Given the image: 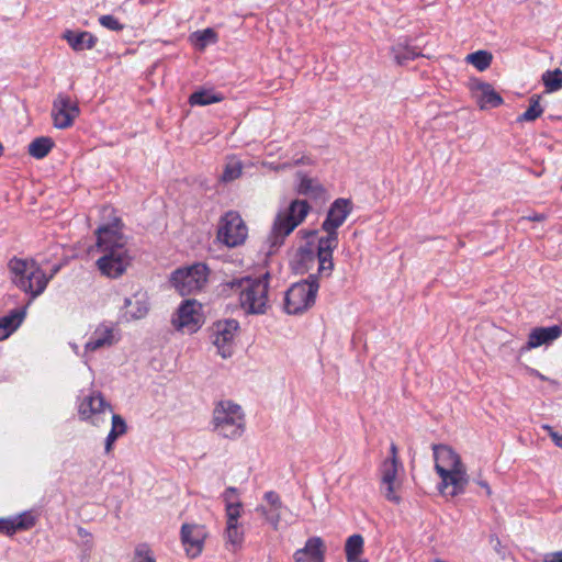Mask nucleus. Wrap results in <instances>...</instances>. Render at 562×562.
I'll list each match as a JSON object with an SVG mask.
<instances>
[{
    "label": "nucleus",
    "instance_id": "nucleus-1",
    "mask_svg": "<svg viewBox=\"0 0 562 562\" xmlns=\"http://www.w3.org/2000/svg\"><path fill=\"white\" fill-rule=\"evenodd\" d=\"M121 221L102 225L97 231V247L102 256L95 265L100 273L110 279L122 277L131 266L132 257L126 248V237L121 232Z\"/></svg>",
    "mask_w": 562,
    "mask_h": 562
},
{
    "label": "nucleus",
    "instance_id": "nucleus-2",
    "mask_svg": "<svg viewBox=\"0 0 562 562\" xmlns=\"http://www.w3.org/2000/svg\"><path fill=\"white\" fill-rule=\"evenodd\" d=\"M432 451L435 470L441 479L439 491L445 494L451 487L448 495L453 497L462 494L469 484V475L461 457L447 445H432Z\"/></svg>",
    "mask_w": 562,
    "mask_h": 562
},
{
    "label": "nucleus",
    "instance_id": "nucleus-3",
    "mask_svg": "<svg viewBox=\"0 0 562 562\" xmlns=\"http://www.w3.org/2000/svg\"><path fill=\"white\" fill-rule=\"evenodd\" d=\"M269 279L267 272L259 278L234 279L226 285L239 291L240 307L246 314L262 315L269 308Z\"/></svg>",
    "mask_w": 562,
    "mask_h": 562
},
{
    "label": "nucleus",
    "instance_id": "nucleus-4",
    "mask_svg": "<svg viewBox=\"0 0 562 562\" xmlns=\"http://www.w3.org/2000/svg\"><path fill=\"white\" fill-rule=\"evenodd\" d=\"M12 282L32 299L38 296L47 286L48 278L33 260L13 258L9 261Z\"/></svg>",
    "mask_w": 562,
    "mask_h": 562
},
{
    "label": "nucleus",
    "instance_id": "nucleus-5",
    "mask_svg": "<svg viewBox=\"0 0 562 562\" xmlns=\"http://www.w3.org/2000/svg\"><path fill=\"white\" fill-rule=\"evenodd\" d=\"M213 430L221 437L237 439L245 431V414L241 407L232 401H221L213 409Z\"/></svg>",
    "mask_w": 562,
    "mask_h": 562
},
{
    "label": "nucleus",
    "instance_id": "nucleus-6",
    "mask_svg": "<svg viewBox=\"0 0 562 562\" xmlns=\"http://www.w3.org/2000/svg\"><path fill=\"white\" fill-rule=\"evenodd\" d=\"M311 207L304 200H294L289 207L280 212L272 226L269 235L270 249H276L284 243V238L289 236L307 216Z\"/></svg>",
    "mask_w": 562,
    "mask_h": 562
},
{
    "label": "nucleus",
    "instance_id": "nucleus-7",
    "mask_svg": "<svg viewBox=\"0 0 562 562\" xmlns=\"http://www.w3.org/2000/svg\"><path fill=\"white\" fill-rule=\"evenodd\" d=\"M318 277L311 274L305 281L294 283L284 297V310L288 314H301L314 305L318 291Z\"/></svg>",
    "mask_w": 562,
    "mask_h": 562
},
{
    "label": "nucleus",
    "instance_id": "nucleus-8",
    "mask_svg": "<svg viewBox=\"0 0 562 562\" xmlns=\"http://www.w3.org/2000/svg\"><path fill=\"white\" fill-rule=\"evenodd\" d=\"M209 269L204 263L177 269L171 274V283L181 295L201 290L207 282Z\"/></svg>",
    "mask_w": 562,
    "mask_h": 562
},
{
    "label": "nucleus",
    "instance_id": "nucleus-9",
    "mask_svg": "<svg viewBox=\"0 0 562 562\" xmlns=\"http://www.w3.org/2000/svg\"><path fill=\"white\" fill-rule=\"evenodd\" d=\"M248 228L236 211L226 212L220 220L217 239L227 247H237L245 243Z\"/></svg>",
    "mask_w": 562,
    "mask_h": 562
},
{
    "label": "nucleus",
    "instance_id": "nucleus-10",
    "mask_svg": "<svg viewBox=\"0 0 562 562\" xmlns=\"http://www.w3.org/2000/svg\"><path fill=\"white\" fill-rule=\"evenodd\" d=\"M202 305L195 300H186L172 318V325L184 334L195 333L203 323Z\"/></svg>",
    "mask_w": 562,
    "mask_h": 562
},
{
    "label": "nucleus",
    "instance_id": "nucleus-11",
    "mask_svg": "<svg viewBox=\"0 0 562 562\" xmlns=\"http://www.w3.org/2000/svg\"><path fill=\"white\" fill-rule=\"evenodd\" d=\"M239 329L235 319L216 322L212 327V341L222 358H229L234 352V340Z\"/></svg>",
    "mask_w": 562,
    "mask_h": 562
},
{
    "label": "nucleus",
    "instance_id": "nucleus-12",
    "mask_svg": "<svg viewBox=\"0 0 562 562\" xmlns=\"http://www.w3.org/2000/svg\"><path fill=\"white\" fill-rule=\"evenodd\" d=\"M80 109L69 95L59 93L53 102L52 117L56 128L66 130L70 127L79 116Z\"/></svg>",
    "mask_w": 562,
    "mask_h": 562
},
{
    "label": "nucleus",
    "instance_id": "nucleus-13",
    "mask_svg": "<svg viewBox=\"0 0 562 562\" xmlns=\"http://www.w3.org/2000/svg\"><path fill=\"white\" fill-rule=\"evenodd\" d=\"M206 537L207 531L203 525L183 524L181 527V541L190 558L201 554Z\"/></svg>",
    "mask_w": 562,
    "mask_h": 562
},
{
    "label": "nucleus",
    "instance_id": "nucleus-14",
    "mask_svg": "<svg viewBox=\"0 0 562 562\" xmlns=\"http://www.w3.org/2000/svg\"><path fill=\"white\" fill-rule=\"evenodd\" d=\"M263 504L256 507V512L261 515L274 530L279 529L281 514L284 508L281 497L274 491H269L263 495Z\"/></svg>",
    "mask_w": 562,
    "mask_h": 562
},
{
    "label": "nucleus",
    "instance_id": "nucleus-15",
    "mask_svg": "<svg viewBox=\"0 0 562 562\" xmlns=\"http://www.w3.org/2000/svg\"><path fill=\"white\" fill-rule=\"evenodd\" d=\"M352 211V203L348 199H336L327 212L322 224L323 231H336L345 223Z\"/></svg>",
    "mask_w": 562,
    "mask_h": 562
},
{
    "label": "nucleus",
    "instance_id": "nucleus-16",
    "mask_svg": "<svg viewBox=\"0 0 562 562\" xmlns=\"http://www.w3.org/2000/svg\"><path fill=\"white\" fill-rule=\"evenodd\" d=\"M325 543L321 537L308 538L303 548L297 549L293 559L295 562H324Z\"/></svg>",
    "mask_w": 562,
    "mask_h": 562
},
{
    "label": "nucleus",
    "instance_id": "nucleus-17",
    "mask_svg": "<svg viewBox=\"0 0 562 562\" xmlns=\"http://www.w3.org/2000/svg\"><path fill=\"white\" fill-rule=\"evenodd\" d=\"M105 409L112 411L109 403L100 392H92L90 395L85 396L79 404L78 413L82 420H89L98 415L104 413Z\"/></svg>",
    "mask_w": 562,
    "mask_h": 562
},
{
    "label": "nucleus",
    "instance_id": "nucleus-18",
    "mask_svg": "<svg viewBox=\"0 0 562 562\" xmlns=\"http://www.w3.org/2000/svg\"><path fill=\"white\" fill-rule=\"evenodd\" d=\"M401 467V463L394 461H383L381 465V482L385 486L383 495L387 501L395 504L401 502V497L395 493L396 475Z\"/></svg>",
    "mask_w": 562,
    "mask_h": 562
},
{
    "label": "nucleus",
    "instance_id": "nucleus-19",
    "mask_svg": "<svg viewBox=\"0 0 562 562\" xmlns=\"http://www.w3.org/2000/svg\"><path fill=\"white\" fill-rule=\"evenodd\" d=\"M561 334V327L557 325L551 327H536L530 331L528 341L521 350L528 351L542 345H548L558 339Z\"/></svg>",
    "mask_w": 562,
    "mask_h": 562
},
{
    "label": "nucleus",
    "instance_id": "nucleus-20",
    "mask_svg": "<svg viewBox=\"0 0 562 562\" xmlns=\"http://www.w3.org/2000/svg\"><path fill=\"white\" fill-rule=\"evenodd\" d=\"M471 90L476 92V101L481 110L496 108L503 103L502 97L492 85L475 80L471 83Z\"/></svg>",
    "mask_w": 562,
    "mask_h": 562
},
{
    "label": "nucleus",
    "instance_id": "nucleus-21",
    "mask_svg": "<svg viewBox=\"0 0 562 562\" xmlns=\"http://www.w3.org/2000/svg\"><path fill=\"white\" fill-rule=\"evenodd\" d=\"M299 256L302 262L307 260H315L313 251L307 248H301L299 251ZM316 259L318 262V276L329 277L334 269L333 251L317 250Z\"/></svg>",
    "mask_w": 562,
    "mask_h": 562
},
{
    "label": "nucleus",
    "instance_id": "nucleus-22",
    "mask_svg": "<svg viewBox=\"0 0 562 562\" xmlns=\"http://www.w3.org/2000/svg\"><path fill=\"white\" fill-rule=\"evenodd\" d=\"M116 340L112 327L100 325L95 328L85 348L86 351H95L100 348L112 346Z\"/></svg>",
    "mask_w": 562,
    "mask_h": 562
},
{
    "label": "nucleus",
    "instance_id": "nucleus-23",
    "mask_svg": "<svg viewBox=\"0 0 562 562\" xmlns=\"http://www.w3.org/2000/svg\"><path fill=\"white\" fill-rule=\"evenodd\" d=\"M223 501L225 503V513L227 517L226 524H238V518L243 510V504L239 501L237 488H226L223 493Z\"/></svg>",
    "mask_w": 562,
    "mask_h": 562
},
{
    "label": "nucleus",
    "instance_id": "nucleus-24",
    "mask_svg": "<svg viewBox=\"0 0 562 562\" xmlns=\"http://www.w3.org/2000/svg\"><path fill=\"white\" fill-rule=\"evenodd\" d=\"M63 38L66 40L69 46L76 52L91 49L98 41L95 36L87 31L74 32L71 30H67L63 34Z\"/></svg>",
    "mask_w": 562,
    "mask_h": 562
},
{
    "label": "nucleus",
    "instance_id": "nucleus-25",
    "mask_svg": "<svg viewBox=\"0 0 562 562\" xmlns=\"http://www.w3.org/2000/svg\"><path fill=\"white\" fill-rule=\"evenodd\" d=\"M391 55L396 65L404 66L408 61L422 56V53L417 47L411 46L407 42H400L391 47Z\"/></svg>",
    "mask_w": 562,
    "mask_h": 562
},
{
    "label": "nucleus",
    "instance_id": "nucleus-26",
    "mask_svg": "<svg viewBox=\"0 0 562 562\" xmlns=\"http://www.w3.org/2000/svg\"><path fill=\"white\" fill-rule=\"evenodd\" d=\"M25 316L23 310H12L0 318V340L8 338L22 323Z\"/></svg>",
    "mask_w": 562,
    "mask_h": 562
},
{
    "label": "nucleus",
    "instance_id": "nucleus-27",
    "mask_svg": "<svg viewBox=\"0 0 562 562\" xmlns=\"http://www.w3.org/2000/svg\"><path fill=\"white\" fill-rule=\"evenodd\" d=\"M301 180L297 187V192L303 195L319 198L324 194L325 190L323 186L313 178H308L299 173Z\"/></svg>",
    "mask_w": 562,
    "mask_h": 562
},
{
    "label": "nucleus",
    "instance_id": "nucleus-28",
    "mask_svg": "<svg viewBox=\"0 0 562 562\" xmlns=\"http://www.w3.org/2000/svg\"><path fill=\"white\" fill-rule=\"evenodd\" d=\"M363 538L361 535L350 536L345 544L347 562H359V557L363 552Z\"/></svg>",
    "mask_w": 562,
    "mask_h": 562
},
{
    "label": "nucleus",
    "instance_id": "nucleus-29",
    "mask_svg": "<svg viewBox=\"0 0 562 562\" xmlns=\"http://www.w3.org/2000/svg\"><path fill=\"white\" fill-rule=\"evenodd\" d=\"M53 147L54 142L50 137H37L29 145V154L36 159H43L48 155Z\"/></svg>",
    "mask_w": 562,
    "mask_h": 562
},
{
    "label": "nucleus",
    "instance_id": "nucleus-30",
    "mask_svg": "<svg viewBox=\"0 0 562 562\" xmlns=\"http://www.w3.org/2000/svg\"><path fill=\"white\" fill-rule=\"evenodd\" d=\"M465 60L479 71H484L491 66L493 55L487 50H476L467 55Z\"/></svg>",
    "mask_w": 562,
    "mask_h": 562
},
{
    "label": "nucleus",
    "instance_id": "nucleus-31",
    "mask_svg": "<svg viewBox=\"0 0 562 562\" xmlns=\"http://www.w3.org/2000/svg\"><path fill=\"white\" fill-rule=\"evenodd\" d=\"M222 100L223 97L221 94H215L211 90L195 91L189 98L191 105H209L221 102Z\"/></svg>",
    "mask_w": 562,
    "mask_h": 562
},
{
    "label": "nucleus",
    "instance_id": "nucleus-32",
    "mask_svg": "<svg viewBox=\"0 0 562 562\" xmlns=\"http://www.w3.org/2000/svg\"><path fill=\"white\" fill-rule=\"evenodd\" d=\"M540 97L535 94L530 98L528 109L517 117V122H533L543 113V109L540 105Z\"/></svg>",
    "mask_w": 562,
    "mask_h": 562
},
{
    "label": "nucleus",
    "instance_id": "nucleus-33",
    "mask_svg": "<svg viewBox=\"0 0 562 562\" xmlns=\"http://www.w3.org/2000/svg\"><path fill=\"white\" fill-rule=\"evenodd\" d=\"M542 82L547 92H554L562 88V70L557 68L554 70H547L542 75Z\"/></svg>",
    "mask_w": 562,
    "mask_h": 562
},
{
    "label": "nucleus",
    "instance_id": "nucleus-34",
    "mask_svg": "<svg viewBox=\"0 0 562 562\" xmlns=\"http://www.w3.org/2000/svg\"><path fill=\"white\" fill-rule=\"evenodd\" d=\"M14 532L29 530L36 524V518L31 512H24L15 517H12Z\"/></svg>",
    "mask_w": 562,
    "mask_h": 562
},
{
    "label": "nucleus",
    "instance_id": "nucleus-35",
    "mask_svg": "<svg viewBox=\"0 0 562 562\" xmlns=\"http://www.w3.org/2000/svg\"><path fill=\"white\" fill-rule=\"evenodd\" d=\"M325 236L318 239L317 250L334 251L338 246V232L336 231H324Z\"/></svg>",
    "mask_w": 562,
    "mask_h": 562
},
{
    "label": "nucleus",
    "instance_id": "nucleus-36",
    "mask_svg": "<svg viewBox=\"0 0 562 562\" xmlns=\"http://www.w3.org/2000/svg\"><path fill=\"white\" fill-rule=\"evenodd\" d=\"M225 535H226L227 543L233 546L234 549H236L237 547H239L241 544L243 539H244V533L239 529L238 524H232V522L226 524Z\"/></svg>",
    "mask_w": 562,
    "mask_h": 562
},
{
    "label": "nucleus",
    "instance_id": "nucleus-37",
    "mask_svg": "<svg viewBox=\"0 0 562 562\" xmlns=\"http://www.w3.org/2000/svg\"><path fill=\"white\" fill-rule=\"evenodd\" d=\"M243 170V165L239 160H229L222 175V180L225 182H229L236 180L240 177Z\"/></svg>",
    "mask_w": 562,
    "mask_h": 562
},
{
    "label": "nucleus",
    "instance_id": "nucleus-38",
    "mask_svg": "<svg viewBox=\"0 0 562 562\" xmlns=\"http://www.w3.org/2000/svg\"><path fill=\"white\" fill-rule=\"evenodd\" d=\"M99 23L111 31L120 32L124 29V25L113 15L105 14L99 18Z\"/></svg>",
    "mask_w": 562,
    "mask_h": 562
},
{
    "label": "nucleus",
    "instance_id": "nucleus-39",
    "mask_svg": "<svg viewBox=\"0 0 562 562\" xmlns=\"http://www.w3.org/2000/svg\"><path fill=\"white\" fill-rule=\"evenodd\" d=\"M196 46L203 49L209 43H213L216 40V34L212 29H206L202 32L195 33Z\"/></svg>",
    "mask_w": 562,
    "mask_h": 562
},
{
    "label": "nucleus",
    "instance_id": "nucleus-40",
    "mask_svg": "<svg viewBox=\"0 0 562 562\" xmlns=\"http://www.w3.org/2000/svg\"><path fill=\"white\" fill-rule=\"evenodd\" d=\"M127 430V426L125 420L121 415L113 414L112 415V427L110 432H114L116 437L124 435Z\"/></svg>",
    "mask_w": 562,
    "mask_h": 562
},
{
    "label": "nucleus",
    "instance_id": "nucleus-41",
    "mask_svg": "<svg viewBox=\"0 0 562 562\" xmlns=\"http://www.w3.org/2000/svg\"><path fill=\"white\" fill-rule=\"evenodd\" d=\"M311 164H312V159L308 156L302 154L297 157L296 156L293 157V159L291 161H286V162L282 164L281 168L282 169L293 168L295 166H305V165H311Z\"/></svg>",
    "mask_w": 562,
    "mask_h": 562
},
{
    "label": "nucleus",
    "instance_id": "nucleus-42",
    "mask_svg": "<svg viewBox=\"0 0 562 562\" xmlns=\"http://www.w3.org/2000/svg\"><path fill=\"white\" fill-rule=\"evenodd\" d=\"M0 532L7 536H12L13 533H15L12 517L0 518Z\"/></svg>",
    "mask_w": 562,
    "mask_h": 562
},
{
    "label": "nucleus",
    "instance_id": "nucleus-43",
    "mask_svg": "<svg viewBox=\"0 0 562 562\" xmlns=\"http://www.w3.org/2000/svg\"><path fill=\"white\" fill-rule=\"evenodd\" d=\"M147 313V307L145 305H140L137 307V310L134 312V311H127L126 314H128L132 318H142L146 315Z\"/></svg>",
    "mask_w": 562,
    "mask_h": 562
},
{
    "label": "nucleus",
    "instance_id": "nucleus-44",
    "mask_svg": "<svg viewBox=\"0 0 562 562\" xmlns=\"http://www.w3.org/2000/svg\"><path fill=\"white\" fill-rule=\"evenodd\" d=\"M119 437L115 436L114 432H109L106 439H105V452L109 453L112 450L113 443Z\"/></svg>",
    "mask_w": 562,
    "mask_h": 562
},
{
    "label": "nucleus",
    "instance_id": "nucleus-45",
    "mask_svg": "<svg viewBox=\"0 0 562 562\" xmlns=\"http://www.w3.org/2000/svg\"><path fill=\"white\" fill-rule=\"evenodd\" d=\"M133 562H155V560L148 554H143L140 550H137L136 557Z\"/></svg>",
    "mask_w": 562,
    "mask_h": 562
},
{
    "label": "nucleus",
    "instance_id": "nucleus-46",
    "mask_svg": "<svg viewBox=\"0 0 562 562\" xmlns=\"http://www.w3.org/2000/svg\"><path fill=\"white\" fill-rule=\"evenodd\" d=\"M390 453H391V457L389 459H386L385 461H394L395 463H401L398 460V457H397L398 450H397V447L395 443H391Z\"/></svg>",
    "mask_w": 562,
    "mask_h": 562
},
{
    "label": "nucleus",
    "instance_id": "nucleus-47",
    "mask_svg": "<svg viewBox=\"0 0 562 562\" xmlns=\"http://www.w3.org/2000/svg\"><path fill=\"white\" fill-rule=\"evenodd\" d=\"M544 562H562V551L546 555Z\"/></svg>",
    "mask_w": 562,
    "mask_h": 562
},
{
    "label": "nucleus",
    "instance_id": "nucleus-48",
    "mask_svg": "<svg viewBox=\"0 0 562 562\" xmlns=\"http://www.w3.org/2000/svg\"><path fill=\"white\" fill-rule=\"evenodd\" d=\"M546 428L550 430V437L552 438L554 443L558 447L562 448V435H559L558 432L553 431L549 426H546Z\"/></svg>",
    "mask_w": 562,
    "mask_h": 562
},
{
    "label": "nucleus",
    "instance_id": "nucleus-49",
    "mask_svg": "<svg viewBox=\"0 0 562 562\" xmlns=\"http://www.w3.org/2000/svg\"><path fill=\"white\" fill-rule=\"evenodd\" d=\"M526 218L532 222H542L547 218V215L543 213H533L528 215Z\"/></svg>",
    "mask_w": 562,
    "mask_h": 562
},
{
    "label": "nucleus",
    "instance_id": "nucleus-50",
    "mask_svg": "<svg viewBox=\"0 0 562 562\" xmlns=\"http://www.w3.org/2000/svg\"><path fill=\"white\" fill-rule=\"evenodd\" d=\"M475 482L486 491L487 496L492 494V490L486 481L479 479Z\"/></svg>",
    "mask_w": 562,
    "mask_h": 562
},
{
    "label": "nucleus",
    "instance_id": "nucleus-51",
    "mask_svg": "<svg viewBox=\"0 0 562 562\" xmlns=\"http://www.w3.org/2000/svg\"><path fill=\"white\" fill-rule=\"evenodd\" d=\"M131 304H132V300H131V299H128V297H126V299L124 300V306H125L126 308H128V307L131 306Z\"/></svg>",
    "mask_w": 562,
    "mask_h": 562
},
{
    "label": "nucleus",
    "instance_id": "nucleus-52",
    "mask_svg": "<svg viewBox=\"0 0 562 562\" xmlns=\"http://www.w3.org/2000/svg\"><path fill=\"white\" fill-rule=\"evenodd\" d=\"M435 562H446V561H442L440 559H436Z\"/></svg>",
    "mask_w": 562,
    "mask_h": 562
},
{
    "label": "nucleus",
    "instance_id": "nucleus-53",
    "mask_svg": "<svg viewBox=\"0 0 562 562\" xmlns=\"http://www.w3.org/2000/svg\"><path fill=\"white\" fill-rule=\"evenodd\" d=\"M359 562H368L367 560H362V561H359Z\"/></svg>",
    "mask_w": 562,
    "mask_h": 562
}]
</instances>
